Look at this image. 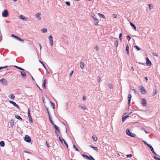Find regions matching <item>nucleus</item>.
<instances>
[{
    "label": "nucleus",
    "mask_w": 160,
    "mask_h": 160,
    "mask_svg": "<svg viewBox=\"0 0 160 160\" xmlns=\"http://www.w3.org/2000/svg\"><path fill=\"white\" fill-rule=\"evenodd\" d=\"M130 23L131 26L133 27V29L135 30H136V28L135 25H134L133 23H132L131 22H130Z\"/></svg>",
    "instance_id": "obj_18"
},
{
    "label": "nucleus",
    "mask_w": 160,
    "mask_h": 160,
    "mask_svg": "<svg viewBox=\"0 0 160 160\" xmlns=\"http://www.w3.org/2000/svg\"><path fill=\"white\" fill-rule=\"evenodd\" d=\"M92 18L94 19V20L95 19H96V16L94 14L92 13Z\"/></svg>",
    "instance_id": "obj_42"
},
{
    "label": "nucleus",
    "mask_w": 160,
    "mask_h": 160,
    "mask_svg": "<svg viewBox=\"0 0 160 160\" xmlns=\"http://www.w3.org/2000/svg\"><path fill=\"white\" fill-rule=\"evenodd\" d=\"M20 72L22 76V78L23 79H25L26 76V73L25 72L23 71H20Z\"/></svg>",
    "instance_id": "obj_12"
},
{
    "label": "nucleus",
    "mask_w": 160,
    "mask_h": 160,
    "mask_svg": "<svg viewBox=\"0 0 160 160\" xmlns=\"http://www.w3.org/2000/svg\"><path fill=\"white\" fill-rule=\"evenodd\" d=\"M65 3H66V4L68 6H70V2H68V1H66L65 2Z\"/></svg>",
    "instance_id": "obj_51"
},
{
    "label": "nucleus",
    "mask_w": 160,
    "mask_h": 160,
    "mask_svg": "<svg viewBox=\"0 0 160 160\" xmlns=\"http://www.w3.org/2000/svg\"><path fill=\"white\" fill-rule=\"evenodd\" d=\"M126 50L127 51V53L128 55L129 53V47L128 44H127Z\"/></svg>",
    "instance_id": "obj_19"
},
{
    "label": "nucleus",
    "mask_w": 160,
    "mask_h": 160,
    "mask_svg": "<svg viewBox=\"0 0 160 160\" xmlns=\"http://www.w3.org/2000/svg\"><path fill=\"white\" fill-rule=\"evenodd\" d=\"M20 39L21 40H19V41L22 42H24V40L23 39H22L21 38H20Z\"/></svg>",
    "instance_id": "obj_63"
},
{
    "label": "nucleus",
    "mask_w": 160,
    "mask_h": 160,
    "mask_svg": "<svg viewBox=\"0 0 160 160\" xmlns=\"http://www.w3.org/2000/svg\"><path fill=\"white\" fill-rule=\"evenodd\" d=\"M62 140L64 142V144L66 146L67 148L68 149V144H67V143L65 141V140L64 139H62Z\"/></svg>",
    "instance_id": "obj_38"
},
{
    "label": "nucleus",
    "mask_w": 160,
    "mask_h": 160,
    "mask_svg": "<svg viewBox=\"0 0 160 160\" xmlns=\"http://www.w3.org/2000/svg\"><path fill=\"white\" fill-rule=\"evenodd\" d=\"M24 140L27 142H30L31 141V139L30 136L28 135H26L24 138Z\"/></svg>",
    "instance_id": "obj_6"
},
{
    "label": "nucleus",
    "mask_w": 160,
    "mask_h": 160,
    "mask_svg": "<svg viewBox=\"0 0 160 160\" xmlns=\"http://www.w3.org/2000/svg\"><path fill=\"white\" fill-rule=\"evenodd\" d=\"M28 117L29 118V122H30L31 123H32V122H33L32 119V117L30 115V111L29 108H28Z\"/></svg>",
    "instance_id": "obj_3"
},
{
    "label": "nucleus",
    "mask_w": 160,
    "mask_h": 160,
    "mask_svg": "<svg viewBox=\"0 0 160 160\" xmlns=\"http://www.w3.org/2000/svg\"><path fill=\"white\" fill-rule=\"evenodd\" d=\"M0 145L1 147H3L5 146V143L4 141H1L0 142Z\"/></svg>",
    "instance_id": "obj_31"
},
{
    "label": "nucleus",
    "mask_w": 160,
    "mask_h": 160,
    "mask_svg": "<svg viewBox=\"0 0 160 160\" xmlns=\"http://www.w3.org/2000/svg\"><path fill=\"white\" fill-rule=\"evenodd\" d=\"M41 13L38 12L36 14V17L37 18H38V20H40L41 19V17H40V16L41 15Z\"/></svg>",
    "instance_id": "obj_15"
},
{
    "label": "nucleus",
    "mask_w": 160,
    "mask_h": 160,
    "mask_svg": "<svg viewBox=\"0 0 160 160\" xmlns=\"http://www.w3.org/2000/svg\"><path fill=\"white\" fill-rule=\"evenodd\" d=\"M146 64L148 66H150L152 65V63L151 61L149 60L148 57H146Z\"/></svg>",
    "instance_id": "obj_8"
},
{
    "label": "nucleus",
    "mask_w": 160,
    "mask_h": 160,
    "mask_svg": "<svg viewBox=\"0 0 160 160\" xmlns=\"http://www.w3.org/2000/svg\"><path fill=\"white\" fill-rule=\"evenodd\" d=\"M53 127L56 130H58V128H59L55 124L54 125Z\"/></svg>",
    "instance_id": "obj_48"
},
{
    "label": "nucleus",
    "mask_w": 160,
    "mask_h": 160,
    "mask_svg": "<svg viewBox=\"0 0 160 160\" xmlns=\"http://www.w3.org/2000/svg\"><path fill=\"white\" fill-rule=\"evenodd\" d=\"M37 87L39 89L41 90V91H42V89L40 88V87L38 86V85L37 84H36Z\"/></svg>",
    "instance_id": "obj_64"
},
{
    "label": "nucleus",
    "mask_w": 160,
    "mask_h": 160,
    "mask_svg": "<svg viewBox=\"0 0 160 160\" xmlns=\"http://www.w3.org/2000/svg\"><path fill=\"white\" fill-rule=\"evenodd\" d=\"M62 139L60 137H58V139H59V140L61 142V143L62 144L63 143V142H62V141H63V140H62Z\"/></svg>",
    "instance_id": "obj_47"
},
{
    "label": "nucleus",
    "mask_w": 160,
    "mask_h": 160,
    "mask_svg": "<svg viewBox=\"0 0 160 160\" xmlns=\"http://www.w3.org/2000/svg\"><path fill=\"white\" fill-rule=\"evenodd\" d=\"M136 136V135H135L134 133H132L131 132L129 136H130L134 138Z\"/></svg>",
    "instance_id": "obj_37"
},
{
    "label": "nucleus",
    "mask_w": 160,
    "mask_h": 160,
    "mask_svg": "<svg viewBox=\"0 0 160 160\" xmlns=\"http://www.w3.org/2000/svg\"><path fill=\"white\" fill-rule=\"evenodd\" d=\"M139 88L140 91L142 94H145L147 93V92L143 86H139Z\"/></svg>",
    "instance_id": "obj_2"
},
{
    "label": "nucleus",
    "mask_w": 160,
    "mask_h": 160,
    "mask_svg": "<svg viewBox=\"0 0 160 160\" xmlns=\"http://www.w3.org/2000/svg\"><path fill=\"white\" fill-rule=\"evenodd\" d=\"M39 62L42 64V65H43V67H44V69L47 71L48 70H47V69L45 64H44V63L42 62L40 60H39Z\"/></svg>",
    "instance_id": "obj_22"
},
{
    "label": "nucleus",
    "mask_w": 160,
    "mask_h": 160,
    "mask_svg": "<svg viewBox=\"0 0 160 160\" xmlns=\"http://www.w3.org/2000/svg\"><path fill=\"white\" fill-rule=\"evenodd\" d=\"M126 132L128 136H129L131 133L129 129H127L126 130Z\"/></svg>",
    "instance_id": "obj_23"
},
{
    "label": "nucleus",
    "mask_w": 160,
    "mask_h": 160,
    "mask_svg": "<svg viewBox=\"0 0 160 160\" xmlns=\"http://www.w3.org/2000/svg\"><path fill=\"white\" fill-rule=\"evenodd\" d=\"M152 54L154 55V56H157V57H158V53H156V52H153L152 53Z\"/></svg>",
    "instance_id": "obj_45"
},
{
    "label": "nucleus",
    "mask_w": 160,
    "mask_h": 160,
    "mask_svg": "<svg viewBox=\"0 0 160 160\" xmlns=\"http://www.w3.org/2000/svg\"><path fill=\"white\" fill-rule=\"evenodd\" d=\"M132 91H133V92H134V93L136 95L137 94V91H136V90L134 89H132Z\"/></svg>",
    "instance_id": "obj_57"
},
{
    "label": "nucleus",
    "mask_w": 160,
    "mask_h": 160,
    "mask_svg": "<svg viewBox=\"0 0 160 160\" xmlns=\"http://www.w3.org/2000/svg\"><path fill=\"white\" fill-rule=\"evenodd\" d=\"M46 146H47V147L48 148H49V144L48 143V142H47V141H46Z\"/></svg>",
    "instance_id": "obj_59"
},
{
    "label": "nucleus",
    "mask_w": 160,
    "mask_h": 160,
    "mask_svg": "<svg viewBox=\"0 0 160 160\" xmlns=\"http://www.w3.org/2000/svg\"><path fill=\"white\" fill-rule=\"evenodd\" d=\"M14 120L13 119H11L10 122V127L12 128L14 125Z\"/></svg>",
    "instance_id": "obj_14"
},
{
    "label": "nucleus",
    "mask_w": 160,
    "mask_h": 160,
    "mask_svg": "<svg viewBox=\"0 0 160 160\" xmlns=\"http://www.w3.org/2000/svg\"><path fill=\"white\" fill-rule=\"evenodd\" d=\"M118 40H116L115 41V42L114 43L116 47H117L118 46Z\"/></svg>",
    "instance_id": "obj_43"
},
{
    "label": "nucleus",
    "mask_w": 160,
    "mask_h": 160,
    "mask_svg": "<svg viewBox=\"0 0 160 160\" xmlns=\"http://www.w3.org/2000/svg\"><path fill=\"white\" fill-rule=\"evenodd\" d=\"M84 63L83 62H81L80 63V67L82 69H83L84 68Z\"/></svg>",
    "instance_id": "obj_16"
},
{
    "label": "nucleus",
    "mask_w": 160,
    "mask_h": 160,
    "mask_svg": "<svg viewBox=\"0 0 160 160\" xmlns=\"http://www.w3.org/2000/svg\"><path fill=\"white\" fill-rule=\"evenodd\" d=\"M17 40H18L19 41V40H21L20 39V38L19 37H18V36H16V38H15Z\"/></svg>",
    "instance_id": "obj_58"
},
{
    "label": "nucleus",
    "mask_w": 160,
    "mask_h": 160,
    "mask_svg": "<svg viewBox=\"0 0 160 160\" xmlns=\"http://www.w3.org/2000/svg\"><path fill=\"white\" fill-rule=\"evenodd\" d=\"M99 16H100V17L101 18H105V16L102 14H101V13H98Z\"/></svg>",
    "instance_id": "obj_32"
},
{
    "label": "nucleus",
    "mask_w": 160,
    "mask_h": 160,
    "mask_svg": "<svg viewBox=\"0 0 160 160\" xmlns=\"http://www.w3.org/2000/svg\"><path fill=\"white\" fill-rule=\"evenodd\" d=\"M132 155L131 154H129L127 155H126L127 158L131 157H132Z\"/></svg>",
    "instance_id": "obj_55"
},
{
    "label": "nucleus",
    "mask_w": 160,
    "mask_h": 160,
    "mask_svg": "<svg viewBox=\"0 0 160 160\" xmlns=\"http://www.w3.org/2000/svg\"><path fill=\"white\" fill-rule=\"evenodd\" d=\"M82 156L83 157V158H86V159H87L88 160H90V158H89V156H88L87 155L85 154H82Z\"/></svg>",
    "instance_id": "obj_24"
},
{
    "label": "nucleus",
    "mask_w": 160,
    "mask_h": 160,
    "mask_svg": "<svg viewBox=\"0 0 160 160\" xmlns=\"http://www.w3.org/2000/svg\"><path fill=\"white\" fill-rule=\"evenodd\" d=\"M17 36H16V35H14L13 34H12L11 35V37H14V38H16V37Z\"/></svg>",
    "instance_id": "obj_61"
},
{
    "label": "nucleus",
    "mask_w": 160,
    "mask_h": 160,
    "mask_svg": "<svg viewBox=\"0 0 160 160\" xmlns=\"http://www.w3.org/2000/svg\"><path fill=\"white\" fill-rule=\"evenodd\" d=\"M78 107L79 108H82V109L83 110H86L87 109V108L85 106H82L81 105H79L78 106Z\"/></svg>",
    "instance_id": "obj_28"
},
{
    "label": "nucleus",
    "mask_w": 160,
    "mask_h": 160,
    "mask_svg": "<svg viewBox=\"0 0 160 160\" xmlns=\"http://www.w3.org/2000/svg\"><path fill=\"white\" fill-rule=\"evenodd\" d=\"M134 47L136 49H137V50H138V51H139V50H141V48H140L139 47H138L137 46H135Z\"/></svg>",
    "instance_id": "obj_39"
},
{
    "label": "nucleus",
    "mask_w": 160,
    "mask_h": 160,
    "mask_svg": "<svg viewBox=\"0 0 160 160\" xmlns=\"http://www.w3.org/2000/svg\"><path fill=\"white\" fill-rule=\"evenodd\" d=\"M92 148L96 151H98V148L97 147H93Z\"/></svg>",
    "instance_id": "obj_53"
},
{
    "label": "nucleus",
    "mask_w": 160,
    "mask_h": 160,
    "mask_svg": "<svg viewBox=\"0 0 160 160\" xmlns=\"http://www.w3.org/2000/svg\"><path fill=\"white\" fill-rule=\"evenodd\" d=\"M143 142L145 144L147 145L148 147L150 148L153 153L157 156H158V155L155 152L153 147L150 144H148L145 141H143Z\"/></svg>",
    "instance_id": "obj_1"
},
{
    "label": "nucleus",
    "mask_w": 160,
    "mask_h": 160,
    "mask_svg": "<svg viewBox=\"0 0 160 160\" xmlns=\"http://www.w3.org/2000/svg\"><path fill=\"white\" fill-rule=\"evenodd\" d=\"M15 117L16 118L18 119L21 121L22 120V118H21V117L19 115H15Z\"/></svg>",
    "instance_id": "obj_26"
},
{
    "label": "nucleus",
    "mask_w": 160,
    "mask_h": 160,
    "mask_svg": "<svg viewBox=\"0 0 160 160\" xmlns=\"http://www.w3.org/2000/svg\"><path fill=\"white\" fill-rule=\"evenodd\" d=\"M117 17V15L116 14H114L112 15V17L113 18H116Z\"/></svg>",
    "instance_id": "obj_41"
},
{
    "label": "nucleus",
    "mask_w": 160,
    "mask_h": 160,
    "mask_svg": "<svg viewBox=\"0 0 160 160\" xmlns=\"http://www.w3.org/2000/svg\"><path fill=\"white\" fill-rule=\"evenodd\" d=\"M14 67L16 68H17L18 69L20 70H22V71H25V70L24 69H23L22 68H21L20 67H19L16 66H14Z\"/></svg>",
    "instance_id": "obj_29"
},
{
    "label": "nucleus",
    "mask_w": 160,
    "mask_h": 160,
    "mask_svg": "<svg viewBox=\"0 0 160 160\" xmlns=\"http://www.w3.org/2000/svg\"><path fill=\"white\" fill-rule=\"evenodd\" d=\"M149 8L150 9H152L153 8V6L152 5L150 4H149Z\"/></svg>",
    "instance_id": "obj_50"
},
{
    "label": "nucleus",
    "mask_w": 160,
    "mask_h": 160,
    "mask_svg": "<svg viewBox=\"0 0 160 160\" xmlns=\"http://www.w3.org/2000/svg\"><path fill=\"white\" fill-rule=\"evenodd\" d=\"M55 133L57 135V136L58 137V136L59 134L58 133H60V131L59 128L58 129V130H56L55 132Z\"/></svg>",
    "instance_id": "obj_20"
},
{
    "label": "nucleus",
    "mask_w": 160,
    "mask_h": 160,
    "mask_svg": "<svg viewBox=\"0 0 160 160\" xmlns=\"http://www.w3.org/2000/svg\"><path fill=\"white\" fill-rule=\"evenodd\" d=\"M82 99L83 100H86V98L85 96H84L83 97Z\"/></svg>",
    "instance_id": "obj_62"
},
{
    "label": "nucleus",
    "mask_w": 160,
    "mask_h": 160,
    "mask_svg": "<svg viewBox=\"0 0 160 160\" xmlns=\"http://www.w3.org/2000/svg\"><path fill=\"white\" fill-rule=\"evenodd\" d=\"M73 148H74L76 151H79V149L77 148L76 146L75 145H73Z\"/></svg>",
    "instance_id": "obj_40"
},
{
    "label": "nucleus",
    "mask_w": 160,
    "mask_h": 160,
    "mask_svg": "<svg viewBox=\"0 0 160 160\" xmlns=\"http://www.w3.org/2000/svg\"><path fill=\"white\" fill-rule=\"evenodd\" d=\"M132 98L131 95L130 94H129L128 96V104L129 105H130L131 103V99Z\"/></svg>",
    "instance_id": "obj_13"
},
{
    "label": "nucleus",
    "mask_w": 160,
    "mask_h": 160,
    "mask_svg": "<svg viewBox=\"0 0 160 160\" xmlns=\"http://www.w3.org/2000/svg\"><path fill=\"white\" fill-rule=\"evenodd\" d=\"M127 39L128 40V41H129L130 39H131V37L130 36H129V35H128L127 36Z\"/></svg>",
    "instance_id": "obj_52"
},
{
    "label": "nucleus",
    "mask_w": 160,
    "mask_h": 160,
    "mask_svg": "<svg viewBox=\"0 0 160 160\" xmlns=\"http://www.w3.org/2000/svg\"><path fill=\"white\" fill-rule=\"evenodd\" d=\"M94 49L96 50V51H98L99 50V48L98 45H96L95 47L94 48Z\"/></svg>",
    "instance_id": "obj_36"
},
{
    "label": "nucleus",
    "mask_w": 160,
    "mask_h": 160,
    "mask_svg": "<svg viewBox=\"0 0 160 160\" xmlns=\"http://www.w3.org/2000/svg\"><path fill=\"white\" fill-rule=\"evenodd\" d=\"M73 71H72L69 74V75H68V76L69 77H71L72 76L73 73Z\"/></svg>",
    "instance_id": "obj_46"
},
{
    "label": "nucleus",
    "mask_w": 160,
    "mask_h": 160,
    "mask_svg": "<svg viewBox=\"0 0 160 160\" xmlns=\"http://www.w3.org/2000/svg\"><path fill=\"white\" fill-rule=\"evenodd\" d=\"M158 91V90L156 88L154 89V91L152 93V96H155L157 93Z\"/></svg>",
    "instance_id": "obj_27"
},
{
    "label": "nucleus",
    "mask_w": 160,
    "mask_h": 160,
    "mask_svg": "<svg viewBox=\"0 0 160 160\" xmlns=\"http://www.w3.org/2000/svg\"><path fill=\"white\" fill-rule=\"evenodd\" d=\"M48 39L49 40L50 45L52 46L53 45V39L52 36V35L49 36Z\"/></svg>",
    "instance_id": "obj_7"
},
{
    "label": "nucleus",
    "mask_w": 160,
    "mask_h": 160,
    "mask_svg": "<svg viewBox=\"0 0 160 160\" xmlns=\"http://www.w3.org/2000/svg\"><path fill=\"white\" fill-rule=\"evenodd\" d=\"M19 17L21 19L24 21H26L27 20V18H26L24 17V16L22 15H20L19 16Z\"/></svg>",
    "instance_id": "obj_17"
},
{
    "label": "nucleus",
    "mask_w": 160,
    "mask_h": 160,
    "mask_svg": "<svg viewBox=\"0 0 160 160\" xmlns=\"http://www.w3.org/2000/svg\"><path fill=\"white\" fill-rule=\"evenodd\" d=\"M0 82L2 84L7 85V80L4 78L1 79L0 80Z\"/></svg>",
    "instance_id": "obj_10"
},
{
    "label": "nucleus",
    "mask_w": 160,
    "mask_h": 160,
    "mask_svg": "<svg viewBox=\"0 0 160 160\" xmlns=\"http://www.w3.org/2000/svg\"><path fill=\"white\" fill-rule=\"evenodd\" d=\"M92 138L93 139V140L95 141H96L98 140L97 138L95 136L93 135L92 137Z\"/></svg>",
    "instance_id": "obj_30"
},
{
    "label": "nucleus",
    "mask_w": 160,
    "mask_h": 160,
    "mask_svg": "<svg viewBox=\"0 0 160 160\" xmlns=\"http://www.w3.org/2000/svg\"><path fill=\"white\" fill-rule=\"evenodd\" d=\"M89 158H90V160H92V158H93V157H92V156H91V155H89Z\"/></svg>",
    "instance_id": "obj_60"
},
{
    "label": "nucleus",
    "mask_w": 160,
    "mask_h": 160,
    "mask_svg": "<svg viewBox=\"0 0 160 160\" xmlns=\"http://www.w3.org/2000/svg\"><path fill=\"white\" fill-rule=\"evenodd\" d=\"M8 15V12L7 9L4 10L2 12V16L3 17H7Z\"/></svg>",
    "instance_id": "obj_4"
},
{
    "label": "nucleus",
    "mask_w": 160,
    "mask_h": 160,
    "mask_svg": "<svg viewBox=\"0 0 160 160\" xmlns=\"http://www.w3.org/2000/svg\"><path fill=\"white\" fill-rule=\"evenodd\" d=\"M97 81L98 82H99L100 81V80H101L100 77H99V76H98L97 77Z\"/></svg>",
    "instance_id": "obj_54"
},
{
    "label": "nucleus",
    "mask_w": 160,
    "mask_h": 160,
    "mask_svg": "<svg viewBox=\"0 0 160 160\" xmlns=\"http://www.w3.org/2000/svg\"><path fill=\"white\" fill-rule=\"evenodd\" d=\"M94 24L96 26L98 25V23L99 22V21L96 18L94 20Z\"/></svg>",
    "instance_id": "obj_25"
},
{
    "label": "nucleus",
    "mask_w": 160,
    "mask_h": 160,
    "mask_svg": "<svg viewBox=\"0 0 160 160\" xmlns=\"http://www.w3.org/2000/svg\"><path fill=\"white\" fill-rule=\"evenodd\" d=\"M50 103L51 104V107L52 108H55V105L54 103L52 102L51 101L50 102Z\"/></svg>",
    "instance_id": "obj_33"
},
{
    "label": "nucleus",
    "mask_w": 160,
    "mask_h": 160,
    "mask_svg": "<svg viewBox=\"0 0 160 160\" xmlns=\"http://www.w3.org/2000/svg\"><path fill=\"white\" fill-rule=\"evenodd\" d=\"M41 31L42 32H43V33H45L47 31V30L46 28H43L41 29Z\"/></svg>",
    "instance_id": "obj_35"
},
{
    "label": "nucleus",
    "mask_w": 160,
    "mask_h": 160,
    "mask_svg": "<svg viewBox=\"0 0 160 160\" xmlns=\"http://www.w3.org/2000/svg\"><path fill=\"white\" fill-rule=\"evenodd\" d=\"M154 158L156 160H160V158L156 157L155 156H154Z\"/></svg>",
    "instance_id": "obj_56"
},
{
    "label": "nucleus",
    "mask_w": 160,
    "mask_h": 160,
    "mask_svg": "<svg viewBox=\"0 0 160 160\" xmlns=\"http://www.w3.org/2000/svg\"><path fill=\"white\" fill-rule=\"evenodd\" d=\"M9 98H10L12 100H14L15 98V97L13 94H12L11 95H10L9 96Z\"/></svg>",
    "instance_id": "obj_21"
},
{
    "label": "nucleus",
    "mask_w": 160,
    "mask_h": 160,
    "mask_svg": "<svg viewBox=\"0 0 160 160\" xmlns=\"http://www.w3.org/2000/svg\"><path fill=\"white\" fill-rule=\"evenodd\" d=\"M46 79H45L44 80L43 83V85H42L43 87L45 88H46L45 84L46 83Z\"/></svg>",
    "instance_id": "obj_34"
},
{
    "label": "nucleus",
    "mask_w": 160,
    "mask_h": 160,
    "mask_svg": "<svg viewBox=\"0 0 160 160\" xmlns=\"http://www.w3.org/2000/svg\"><path fill=\"white\" fill-rule=\"evenodd\" d=\"M129 117V115L128 114L125 115V114H124L122 118V122H123L128 117Z\"/></svg>",
    "instance_id": "obj_11"
},
{
    "label": "nucleus",
    "mask_w": 160,
    "mask_h": 160,
    "mask_svg": "<svg viewBox=\"0 0 160 160\" xmlns=\"http://www.w3.org/2000/svg\"><path fill=\"white\" fill-rule=\"evenodd\" d=\"M122 33H121L119 34V38L120 39V40L121 41L122 40Z\"/></svg>",
    "instance_id": "obj_44"
},
{
    "label": "nucleus",
    "mask_w": 160,
    "mask_h": 160,
    "mask_svg": "<svg viewBox=\"0 0 160 160\" xmlns=\"http://www.w3.org/2000/svg\"><path fill=\"white\" fill-rule=\"evenodd\" d=\"M8 66H6L4 67H0V70H1L5 68H7Z\"/></svg>",
    "instance_id": "obj_49"
},
{
    "label": "nucleus",
    "mask_w": 160,
    "mask_h": 160,
    "mask_svg": "<svg viewBox=\"0 0 160 160\" xmlns=\"http://www.w3.org/2000/svg\"><path fill=\"white\" fill-rule=\"evenodd\" d=\"M147 101L146 99L144 98H143L141 102L142 106L145 107L147 105Z\"/></svg>",
    "instance_id": "obj_5"
},
{
    "label": "nucleus",
    "mask_w": 160,
    "mask_h": 160,
    "mask_svg": "<svg viewBox=\"0 0 160 160\" xmlns=\"http://www.w3.org/2000/svg\"><path fill=\"white\" fill-rule=\"evenodd\" d=\"M9 102L10 103L12 104L14 106L16 107L17 108H19V106L18 105H17L15 102H14L13 101H11V100H9Z\"/></svg>",
    "instance_id": "obj_9"
}]
</instances>
